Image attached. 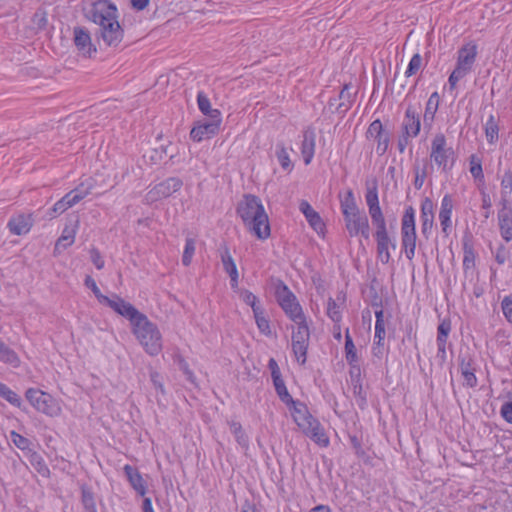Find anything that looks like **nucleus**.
Instances as JSON below:
<instances>
[{
  "label": "nucleus",
  "instance_id": "c756f323",
  "mask_svg": "<svg viewBox=\"0 0 512 512\" xmlns=\"http://www.w3.org/2000/svg\"><path fill=\"white\" fill-rule=\"evenodd\" d=\"M197 104L199 110L210 119H222L221 112L218 109H212L210 100L204 92L198 93Z\"/></svg>",
  "mask_w": 512,
  "mask_h": 512
},
{
  "label": "nucleus",
  "instance_id": "ea45409f",
  "mask_svg": "<svg viewBox=\"0 0 512 512\" xmlns=\"http://www.w3.org/2000/svg\"><path fill=\"white\" fill-rule=\"evenodd\" d=\"M345 358L348 363L358 362L359 360L357 355V349L354 345L351 336L349 335L348 330L346 331L345 334Z\"/></svg>",
  "mask_w": 512,
  "mask_h": 512
},
{
  "label": "nucleus",
  "instance_id": "864d4df0",
  "mask_svg": "<svg viewBox=\"0 0 512 512\" xmlns=\"http://www.w3.org/2000/svg\"><path fill=\"white\" fill-rule=\"evenodd\" d=\"M85 285H86V287H88L89 289L92 290V292L94 293L95 297L97 298V300L100 303L104 304L107 301L108 297L101 293V291L98 288L95 280L91 276H86V278H85Z\"/></svg>",
  "mask_w": 512,
  "mask_h": 512
},
{
  "label": "nucleus",
  "instance_id": "de8ad7c7",
  "mask_svg": "<svg viewBox=\"0 0 512 512\" xmlns=\"http://www.w3.org/2000/svg\"><path fill=\"white\" fill-rule=\"evenodd\" d=\"M366 204L368 208L378 206L379 205V198H378V189H377V183L373 182L371 186H367V191L365 195Z\"/></svg>",
  "mask_w": 512,
  "mask_h": 512
},
{
  "label": "nucleus",
  "instance_id": "4468645a",
  "mask_svg": "<svg viewBox=\"0 0 512 512\" xmlns=\"http://www.w3.org/2000/svg\"><path fill=\"white\" fill-rule=\"evenodd\" d=\"M74 43L78 52L84 57H93L102 49L100 34H74Z\"/></svg>",
  "mask_w": 512,
  "mask_h": 512
},
{
  "label": "nucleus",
  "instance_id": "1a4fd4ad",
  "mask_svg": "<svg viewBox=\"0 0 512 512\" xmlns=\"http://www.w3.org/2000/svg\"><path fill=\"white\" fill-rule=\"evenodd\" d=\"M28 402L38 411L50 417L61 413V407L50 394L39 389L29 388L25 393Z\"/></svg>",
  "mask_w": 512,
  "mask_h": 512
},
{
  "label": "nucleus",
  "instance_id": "f704fd0d",
  "mask_svg": "<svg viewBox=\"0 0 512 512\" xmlns=\"http://www.w3.org/2000/svg\"><path fill=\"white\" fill-rule=\"evenodd\" d=\"M295 323L297 324V328L292 333V343H297V341H303V343L309 342L310 332L305 319Z\"/></svg>",
  "mask_w": 512,
  "mask_h": 512
},
{
  "label": "nucleus",
  "instance_id": "aec40b11",
  "mask_svg": "<svg viewBox=\"0 0 512 512\" xmlns=\"http://www.w3.org/2000/svg\"><path fill=\"white\" fill-rule=\"evenodd\" d=\"M451 331V322L449 320H442L437 328V357L444 362L446 360V343Z\"/></svg>",
  "mask_w": 512,
  "mask_h": 512
},
{
  "label": "nucleus",
  "instance_id": "e2e57ef3",
  "mask_svg": "<svg viewBox=\"0 0 512 512\" xmlns=\"http://www.w3.org/2000/svg\"><path fill=\"white\" fill-rule=\"evenodd\" d=\"M384 134L383 132V126L380 120L373 121L367 131V135L376 138L380 135Z\"/></svg>",
  "mask_w": 512,
  "mask_h": 512
},
{
  "label": "nucleus",
  "instance_id": "680f3d73",
  "mask_svg": "<svg viewBox=\"0 0 512 512\" xmlns=\"http://www.w3.org/2000/svg\"><path fill=\"white\" fill-rule=\"evenodd\" d=\"M374 140L377 142V152L380 154V155H383L387 149H388V146H389V135L388 133H384L376 138H374Z\"/></svg>",
  "mask_w": 512,
  "mask_h": 512
},
{
  "label": "nucleus",
  "instance_id": "423d86ee",
  "mask_svg": "<svg viewBox=\"0 0 512 512\" xmlns=\"http://www.w3.org/2000/svg\"><path fill=\"white\" fill-rule=\"evenodd\" d=\"M421 130L420 115L413 105L406 108L402 123L401 134L398 138L397 146L400 153H403L410 143L411 138L419 135Z\"/></svg>",
  "mask_w": 512,
  "mask_h": 512
},
{
  "label": "nucleus",
  "instance_id": "49530a36",
  "mask_svg": "<svg viewBox=\"0 0 512 512\" xmlns=\"http://www.w3.org/2000/svg\"><path fill=\"white\" fill-rule=\"evenodd\" d=\"M33 28L38 30H47L48 29V19L47 14L43 10H37L32 18Z\"/></svg>",
  "mask_w": 512,
  "mask_h": 512
},
{
  "label": "nucleus",
  "instance_id": "8fccbe9b",
  "mask_svg": "<svg viewBox=\"0 0 512 512\" xmlns=\"http://www.w3.org/2000/svg\"><path fill=\"white\" fill-rule=\"evenodd\" d=\"M470 173L475 179L482 180L484 178L481 160L476 155L470 158Z\"/></svg>",
  "mask_w": 512,
  "mask_h": 512
},
{
  "label": "nucleus",
  "instance_id": "9d476101",
  "mask_svg": "<svg viewBox=\"0 0 512 512\" xmlns=\"http://www.w3.org/2000/svg\"><path fill=\"white\" fill-rule=\"evenodd\" d=\"M92 184L81 183L74 190L65 194L59 201H57L51 209L47 212L50 218L64 213L70 207L79 203L87 195L91 193Z\"/></svg>",
  "mask_w": 512,
  "mask_h": 512
},
{
  "label": "nucleus",
  "instance_id": "6ab92c4d",
  "mask_svg": "<svg viewBox=\"0 0 512 512\" xmlns=\"http://www.w3.org/2000/svg\"><path fill=\"white\" fill-rule=\"evenodd\" d=\"M300 211L304 214L309 225L317 232L322 233L325 228V224L322 221L318 212H316L312 206L306 201L302 200L299 204Z\"/></svg>",
  "mask_w": 512,
  "mask_h": 512
},
{
  "label": "nucleus",
  "instance_id": "6e6552de",
  "mask_svg": "<svg viewBox=\"0 0 512 512\" xmlns=\"http://www.w3.org/2000/svg\"><path fill=\"white\" fill-rule=\"evenodd\" d=\"M415 210L409 206L406 208L401 222V243L406 257L412 260L416 251Z\"/></svg>",
  "mask_w": 512,
  "mask_h": 512
},
{
  "label": "nucleus",
  "instance_id": "f257e3e1",
  "mask_svg": "<svg viewBox=\"0 0 512 512\" xmlns=\"http://www.w3.org/2000/svg\"><path fill=\"white\" fill-rule=\"evenodd\" d=\"M237 214L249 232L258 239L265 240L270 236V224L261 200L251 194L244 195L238 203Z\"/></svg>",
  "mask_w": 512,
  "mask_h": 512
},
{
  "label": "nucleus",
  "instance_id": "5fc2aeb1",
  "mask_svg": "<svg viewBox=\"0 0 512 512\" xmlns=\"http://www.w3.org/2000/svg\"><path fill=\"white\" fill-rule=\"evenodd\" d=\"M327 314L334 322L341 320L340 306L332 298H329L327 303Z\"/></svg>",
  "mask_w": 512,
  "mask_h": 512
},
{
  "label": "nucleus",
  "instance_id": "9b49d317",
  "mask_svg": "<svg viewBox=\"0 0 512 512\" xmlns=\"http://www.w3.org/2000/svg\"><path fill=\"white\" fill-rule=\"evenodd\" d=\"M182 185L183 182L178 177L167 178L148 191L146 194V200L147 202L152 203L167 198L180 190Z\"/></svg>",
  "mask_w": 512,
  "mask_h": 512
},
{
  "label": "nucleus",
  "instance_id": "3c124183",
  "mask_svg": "<svg viewBox=\"0 0 512 512\" xmlns=\"http://www.w3.org/2000/svg\"><path fill=\"white\" fill-rule=\"evenodd\" d=\"M195 253V241L192 238H187L185 248L182 256V263L184 266H189L192 261V257Z\"/></svg>",
  "mask_w": 512,
  "mask_h": 512
},
{
  "label": "nucleus",
  "instance_id": "37998d69",
  "mask_svg": "<svg viewBox=\"0 0 512 512\" xmlns=\"http://www.w3.org/2000/svg\"><path fill=\"white\" fill-rule=\"evenodd\" d=\"M254 318L256 321V324L259 328V330L265 334L269 335L271 333L269 321L266 319L264 315V311L261 308L260 310L255 309V312H253Z\"/></svg>",
  "mask_w": 512,
  "mask_h": 512
},
{
  "label": "nucleus",
  "instance_id": "338daca9",
  "mask_svg": "<svg viewBox=\"0 0 512 512\" xmlns=\"http://www.w3.org/2000/svg\"><path fill=\"white\" fill-rule=\"evenodd\" d=\"M501 415L508 422L512 423V402H506L501 407Z\"/></svg>",
  "mask_w": 512,
  "mask_h": 512
},
{
  "label": "nucleus",
  "instance_id": "f8f14e48",
  "mask_svg": "<svg viewBox=\"0 0 512 512\" xmlns=\"http://www.w3.org/2000/svg\"><path fill=\"white\" fill-rule=\"evenodd\" d=\"M346 229L351 237L361 235L369 239L370 227L368 217L364 212L358 211L354 214L344 217Z\"/></svg>",
  "mask_w": 512,
  "mask_h": 512
},
{
  "label": "nucleus",
  "instance_id": "69168bd1",
  "mask_svg": "<svg viewBox=\"0 0 512 512\" xmlns=\"http://www.w3.org/2000/svg\"><path fill=\"white\" fill-rule=\"evenodd\" d=\"M90 257L97 269H102L104 267L105 262L97 249L93 248L90 250Z\"/></svg>",
  "mask_w": 512,
  "mask_h": 512
},
{
  "label": "nucleus",
  "instance_id": "0e129e2a",
  "mask_svg": "<svg viewBox=\"0 0 512 512\" xmlns=\"http://www.w3.org/2000/svg\"><path fill=\"white\" fill-rule=\"evenodd\" d=\"M501 307L506 320L512 323V298L505 297L502 300Z\"/></svg>",
  "mask_w": 512,
  "mask_h": 512
},
{
  "label": "nucleus",
  "instance_id": "a18cd8bd",
  "mask_svg": "<svg viewBox=\"0 0 512 512\" xmlns=\"http://www.w3.org/2000/svg\"><path fill=\"white\" fill-rule=\"evenodd\" d=\"M308 344L309 342L303 343V341H297V343H292L294 355L297 359V362L300 363L301 365L305 364L306 362Z\"/></svg>",
  "mask_w": 512,
  "mask_h": 512
},
{
  "label": "nucleus",
  "instance_id": "cd10ccee",
  "mask_svg": "<svg viewBox=\"0 0 512 512\" xmlns=\"http://www.w3.org/2000/svg\"><path fill=\"white\" fill-rule=\"evenodd\" d=\"M439 103V94L437 92H433L430 95L425 107V112L423 116L424 129L430 130L432 128V124L435 118V114L438 110Z\"/></svg>",
  "mask_w": 512,
  "mask_h": 512
},
{
  "label": "nucleus",
  "instance_id": "72a5a7b5",
  "mask_svg": "<svg viewBox=\"0 0 512 512\" xmlns=\"http://www.w3.org/2000/svg\"><path fill=\"white\" fill-rule=\"evenodd\" d=\"M341 210H342L343 217L349 216L351 214H354V213L360 211L356 204L352 190H349L346 193V196L344 197V199L341 200Z\"/></svg>",
  "mask_w": 512,
  "mask_h": 512
},
{
  "label": "nucleus",
  "instance_id": "6e6d98bb",
  "mask_svg": "<svg viewBox=\"0 0 512 512\" xmlns=\"http://www.w3.org/2000/svg\"><path fill=\"white\" fill-rule=\"evenodd\" d=\"M122 41V34H100L103 47L117 46Z\"/></svg>",
  "mask_w": 512,
  "mask_h": 512
},
{
  "label": "nucleus",
  "instance_id": "a211bd4d",
  "mask_svg": "<svg viewBox=\"0 0 512 512\" xmlns=\"http://www.w3.org/2000/svg\"><path fill=\"white\" fill-rule=\"evenodd\" d=\"M477 56V45L474 42L466 43L459 51L457 58V67L470 72Z\"/></svg>",
  "mask_w": 512,
  "mask_h": 512
},
{
  "label": "nucleus",
  "instance_id": "052dcab7",
  "mask_svg": "<svg viewBox=\"0 0 512 512\" xmlns=\"http://www.w3.org/2000/svg\"><path fill=\"white\" fill-rule=\"evenodd\" d=\"M467 74L468 72L464 71V69L456 66V68L452 71L448 79L450 88L455 89L458 81L464 78Z\"/></svg>",
  "mask_w": 512,
  "mask_h": 512
},
{
  "label": "nucleus",
  "instance_id": "c03bdc74",
  "mask_svg": "<svg viewBox=\"0 0 512 512\" xmlns=\"http://www.w3.org/2000/svg\"><path fill=\"white\" fill-rule=\"evenodd\" d=\"M174 362L175 364H177L179 369L184 373L186 379L191 383H195L194 373L190 370L188 363L180 354L174 355Z\"/></svg>",
  "mask_w": 512,
  "mask_h": 512
},
{
  "label": "nucleus",
  "instance_id": "2f4dec72",
  "mask_svg": "<svg viewBox=\"0 0 512 512\" xmlns=\"http://www.w3.org/2000/svg\"><path fill=\"white\" fill-rule=\"evenodd\" d=\"M75 234V228L65 227L62 231L61 236L58 238L55 244L54 253H60L61 247L65 249L68 246H71L74 243Z\"/></svg>",
  "mask_w": 512,
  "mask_h": 512
},
{
  "label": "nucleus",
  "instance_id": "bf43d9fd",
  "mask_svg": "<svg viewBox=\"0 0 512 512\" xmlns=\"http://www.w3.org/2000/svg\"><path fill=\"white\" fill-rule=\"evenodd\" d=\"M340 99L343 100V102H341L339 104V108H342L344 107L343 111H346L349 109L351 103H352V95L350 93V86L349 85H344V87L342 88L341 92H340V95H339Z\"/></svg>",
  "mask_w": 512,
  "mask_h": 512
},
{
  "label": "nucleus",
  "instance_id": "e433bc0d",
  "mask_svg": "<svg viewBox=\"0 0 512 512\" xmlns=\"http://www.w3.org/2000/svg\"><path fill=\"white\" fill-rule=\"evenodd\" d=\"M81 502L86 512H97L94 494L87 486L81 487Z\"/></svg>",
  "mask_w": 512,
  "mask_h": 512
},
{
  "label": "nucleus",
  "instance_id": "4d7b16f0",
  "mask_svg": "<svg viewBox=\"0 0 512 512\" xmlns=\"http://www.w3.org/2000/svg\"><path fill=\"white\" fill-rule=\"evenodd\" d=\"M242 300L249 306H251L253 312L255 309L260 310L262 307L258 304V298L250 291L243 290L240 293Z\"/></svg>",
  "mask_w": 512,
  "mask_h": 512
},
{
  "label": "nucleus",
  "instance_id": "f03ea898",
  "mask_svg": "<svg viewBox=\"0 0 512 512\" xmlns=\"http://www.w3.org/2000/svg\"><path fill=\"white\" fill-rule=\"evenodd\" d=\"M86 15L102 28V32H118V10L109 0H86Z\"/></svg>",
  "mask_w": 512,
  "mask_h": 512
},
{
  "label": "nucleus",
  "instance_id": "ddd939ff",
  "mask_svg": "<svg viewBox=\"0 0 512 512\" xmlns=\"http://www.w3.org/2000/svg\"><path fill=\"white\" fill-rule=\"evenodd\" d=\"M104 304L109 306L113 311H115L119 315L127 318L130 321L131 326L140 317L144 315L138 309H136L131 303L125 301L118 295H113L112 298L108 297L107 301Z\"/></svg>",
  "mask_w": 512,
  "mask_h": 512
},
{
  "label": "nucleus",
  "instance_id": "393cba45",
  "mask_svg": "<svg viewBox=\"0 0 512 512\" xmlns=\"http://www.w3.org/2000/svg\"><path fill=\"white\" fill-rule=\"evenodd\" d=\"M33 225V220L30 215L20 214L13 217L8 222V228L12 234L24 235L27 234Z\"/></svg>",
  "mask_w": 512,
  "mask_h": 512
},
{
  "label": "nucleus",
  "instance_id": "dca6fc26",
  "mask_svg": "<svg viewBox=\"0 0 512 512\" xmlns=\"http://www.w3.org/2000/svg\"><path fill=\"white\" fill-rule=\"evenodd\" d=\"M221 122L222 119H211L210 121L201 122L192 128L190 137L196 142L209 139L218 133Z\"/></svg>",
  "mask_w": 512,
  "mask_h": 512
},
{
  "label": "nucleus",
  "instance_id": "a19ab883",
  "mask_svg": "<svg viewBox=\"0 0 512 512\" xmlns=\"http://www.w3.org/2000/svg\"><path fill=\"white\" fill-rule=\"evenodd\" d=\"M0 396L15 407L19 408L21 406V398L3 383L0 385Z\"/></svg>",
  "mask_w": 512,
  "mask_h": 512
},
{
  "label": "nucleus",
  "instance_id": "58836bf2",
  "mask_svg": "<svg viewBox=\"0 0 512 512\" xmlns=\"http://www.w3.org/2000/svg\"><path fill=\"white\" fill-rule=\"evenodd\" d=\"M229 426H230V430H231L232 434L235 436L238 444L241 445L242 447L247 448L248 444H249V440H248V437H247L246 433L244 432L241 424L236 421H231L229 423Z\"/></svg>",
  "mask_w": 512,
  "mask_h": 512
},
{
  "label": "nucleus",
  "instance_id": "603ef678",
  "mask_svg": "<svg viewBox=\"0 0 512 512\" xmlns=\"http://www.w3.org/2000/svg\"><path fill=\"white\" fill-rule=\"evenodd\" d=\"M422 66V57L420 56L419 53H416L413 55V57L411 58L409 64H408V67L405 71V76L406 77H411L412 75L416 74L419 69L421 68Z\"/></svg>",
  "mask_w": 512,
  "mask_h": 512
},
{
  "label": "nucleus",
  "instance_id": "412c9836",
  "mask_svg": "<svg viewBox=\"0 0 512 512\" xmlns=\"http://www.w3.org/2000/svg\"><path fill=\"white\" fill-rule=\"evenodd\" d=\"M316 135L313 129L308 128L303 132V141L301 144V154L305 165L311 163L315 153Z\"/></svg>",
  "mask_w": 512,
  "mask_h": 512
},
{
  "label": "nucleus",
  "instance_id": "7c9ffc66",
  "mask_svg": "<svg viewBox=\"0 0 512 512\" xmlns=\"http://www.w3.org/2000/svg\"><path fill=\"white\" fill-rule=\"evenodd\" d=\"M0 361L9 364L13 367H18L20 364V360L18 355L14 350H12L9 346H7L0 339Z\"/></svg>",
  "mask_w": 512,
  "mask_h": 512
},
{
  "label": "nucleus",
  "instance_id": "09e8293b",
  "mask_svg": "<svg viewBox=\"0 0 512 512\" xmlns=\"http://www.w3.org/2000/svg\"><path fill=\"white\" fill-rule=\"evenodd\" d=\"M10 439L12 443L20 450H30L31 442L28 438L20 435L15 431L10 432Z\"/></svg>",
  "mask_w": 512,
  "mask_h": 512
},
{
  "label": "nucleus",
  "instance_id": "7ed1b4c3",
  "mask_svg": "<svg viewBox=\"0 0 512 512\" xmlns=\"http://www.w3.org/2000/svg\"><path fill=\"white\" fill-rule=\"evenodd\" d=\"M132 332L150 356H157L162 351L161 332L145 314L132 325Z\"/></svg>",
  "mask_w": 512,
  "mask_h": 512
},
{
  "label": "nucleus",
  "instance_id": "5701e85b",
  "mask_svg": "<svg viewBox=\"0 0 512 512\" xmlns=\"http://www.w3.org/2000/svg\"><path fill=\"white\" fill-rule=\"evenodd\" d=\"M499 229L502 238L509 242L512 240V210L504 206L498 212Z\"/></svg>",
  "mask_w": 512,
  "mask_h": 512
},
{
  "label": "nucleus",
  "instance_id": "473e14b6",
  "mask_svg": "<svg viewBox=\"0 0 512 512\" xmlns=\"http://www.w3.org/2000/svg\"><path fill=\"white\" fill-rule=\"evenodd\" d=\"M273 384H274L275 390L277 392V395L279 396L281 401L284 402L287 405H292L293 406V412L295 411V405H304L301 402L293 400L292 396L289 394V392H288V390L286 388V385H285L283 379H280V382L279 381H273Z\"/></svg>",
  "mask_w": 512,
  "mask_h": 512
},
{
  "label": "nucleus",
  "instance_id": "a878e982",
  "mask_svg": "<svg viewBox=\"0 0 512 512\" xmlns=\"http://www.w3.org/2000/svg\"><path fill=\"white\" fill-rule=\"evenodd\" d=\"M123 470L133 489L139 495L144 496L146 494V485L140 472L128 464L124 466Z\"/></svg>",
  "mask_w": 512,
  "mask_h": 512
},
{
  "label": "nucleus",
  "instance_id": "4c0bfd02",
  "mask_svg": "<svg viewBox=\"0 0 512 512\" xmlns=\"http://www.w3.org/2000/svg\"><path fill=\"white\" fill-rule=\"evenodd\" d=\"M369 215L371 217L372 223L375 226L376 230L385 229L386 220L381 210L380 205L368 208Z\"/></svg>",
  "mask_w": 512,
  "mask_h": 512
},
{
  "label": "nucleus",
  "instance_id": "20e7f679",
  "mask_svg": "<svg viewBox=\"0 0 512 512\" xmlns=\"http://www.w3.org/2000/svg\"><path fill=\"white\" fill-rule=\"evenodd\" d=\"M293 419L297 426L312 441L321 447L329 445V437L324 431L319 421L315 419L308 411L306 405H295V411L292 412Z\"/></svg>",
  "mask_w": 512,
  "mask_h": 512
},
{
  "label": "nucleus",
  "instance_id": "f3484780",
  "mask_svg": "<svg viewBox=\"0 0 512 512\" xmlns=\"http://www.w3.org/2000/svg\"><path fill=\"white\" fill-rule=\"evenodd\" d=\"M463 271L465 276L472 275L476 267V252L474 250L473 237L465 234L462 239Z\"/></svg>",
  "mask_w": 512,
  "mask_h": 512
},
{
  "label": "nucleus",
  "instance_id": "13d9d810",
  "mask_svg": "<svg viewBox=\"0 0 512 512\" xmlns=\"http://www.w3.org/2000/svg\"><path fill=\"white\" fill-rule=\"evenodd\" d=\"M501 193L506 197L512 193V172L506 171L501 180Z\"/></svg>",
  "mask_w": 512,
  "mask_h": 512
},
{
  "label": "nucleus",
  "instance_id": "0eeeda50",
  "mask_svg": "<svg viewBox=\"0 0 512 512\" xmlns=\"http://www.w3.org/2000/svg\"><path fill=\"white\" fill-rule=\"evenodd\" d=\"M275 295L279 305L293 322L305 319L295 295L282 280H277L275 283Z\"/></svg>",
  "mask_w": 512,
  "mask_h": 512
},
{
  "label": "nucleus",
  "instance_id": "b1692460",
  "mask_svg": "<svg viewBox=\"0 0 512 512\" xmlns=\"http://www.w3.org/2000/svg\"><path fill=\"white\" fill-rule=\"evenodd\" d=\"M221 262L223 264V268L225 272L229 275L231 280V286L236 287L238 285V270L236 267V264L230 254L229 248L227 246H224L221 249L220 253Z\"/></svg>",
  "mask_w": 512,
  "mask_h": 512
},
{
  "label": "nucleus",
  "instance_id": "4be33fe9",
  "mask_svg": "<svg viewBox=\"0 0 512 512\" xmlns=\"http://www.w3.org/2000/svg\"><path fill=\"white\" fill-rule=\"evenodd\" d=\"M453 209V199L449 194L444 195L441 201V207L439 212V220L442 227L443 233L448 235L451 227V214Z\"/></svg>",
  "mask_w": 512,
  "mask_h": 512
},
{
  "label": "nucleus",
  "instance_id": "79ce46f5",
  "mask_svg": "<svg viewBox=\"0 0 512 512\" xmlns=\"http://www.w3.org/2000/svg\"><path fill=\"white\" fill-rule=\"evenodd\" d=\"M276 157L284 170H291L292 163L289 154L283 144L277 145Z\"/></svg>",
  "mask_w": 512,
  "mask_h": 512
},
{
  "label": "nucleus",
  "instance_id": "bb28decb",
  "mask_svg": "<svg viewBox=\"0 0 512 512\" xmlns=\"http://www.w3.org/2000/svg\"><path fill=\"white\" fill-rule=\"evenodd\" d=\"M422 233L426 234L432 229L434 223V203L425 198L421 203Z\"/></svg>",
  "mask_w": 512,
  "mask_h": 512
},
{
  "label": "nucleus",
  "instance_id": "c9c22d12",
  "mask_svg": "<svg viewBox=\"0 0 512 512\" xmlns=\"http://www.w3.org/2000/svg\"><path fill=\"white\" fill-rule=\"evenodd\" d=\"M499 127L494 115H490L485 123V134L487 141L491 144L498 140Z\"/></svg>",
  "mask_w": 512,
  "mask_h": 512
},
{
  "label": "nucleus",
  "instance_id": "39448f33",
  "mask_svg": "<svg viewBox=\"0 0 512 512\" xmlns=\"http://www.w3.org/2000/svg\"><path fill=\"white\" fill-rule=\"evenodd\" d=\"M430 159L444 172L452 169L455 162V153L452 147L447 145L443 133H437L431 142Z\"/></svg>",
  "mask_w": 512,
  "mask_h": 512
},
{
  "label": "nucleus",
  "instance_id": "2eb2a0df",
  "mask_svg": "<svg viewBox=\"0 0 512 512\" xmlns=\"http://www.w3.org/2000/svg\"><path fill=\"white\" fill-rule=\"evenodd\" d=\"M375 239L377 243L376 251L377 258L381 261L382 264H388L391 260V255L389 252L390 247L392 249L396 248V243L393 241L387 231V228L380 229L375 231Z\"/></svg>",
  "mask_w": 512,
  "mask_h": 512
},
{
  "label": "nucleus",
  "instance_id": "c85d7f7f",
  "mask_svg": "<svg viewBox=\"0 0 512 512\" xmlns=\"http://www.w3.org/2000/svg\"><path fill=\"white\" fill-rule=\"evenodd\" d=\"M460 370L465 384L469 387L477 385V378L475 376V368L472 365L471 359L462 357L460 359Z\"/></svg>",
  "mask_w": 512,
  "mask_h": 512
},
{
  "label": "nucleus",
  "instance_id": "774afa93",
  "mask_svg": "<svg viewBox=\"0 0 512 512\" xmlns=\"http://www.w3.org/2000/svg\"><path fill=\"white\" fill-rule=\"evenodd\" d=\"M385 326H375V342L374 344L378 346L383 345V341L385 338Z\"/></svg>",
  "mask_w": 512,
  "mask_h": 512
}]
</instances>
